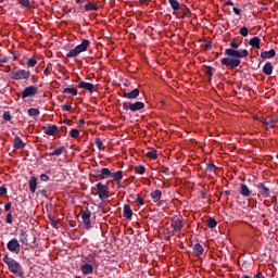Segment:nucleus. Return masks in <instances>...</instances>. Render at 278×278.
Returning <instances> with one entry per match:
<instances>
[{
  "label": "nucleus",
  "mask_w": 278,
  "mask_h": 278,
  "mask_svg": "<svg viewBox=\"0 0 278 278\" xmlns=\"http://www.w3.org/2000/svg\"><path fill=\"white\" fill-rule=\"evenodd\" d=\"M257 189L260 194H262L263 197L265 198L270 197V189L266 187V185H264L263 182L258 184Z\"/></svg>",
  "instance_id": "4468645a"
},
{
  "label": "nucleus",
  "mask_w": 278,
  "mask_h": 278,
  "mask_svg": "<svg viewBox=\"0 0 278 278\" xmlns=\"http://www.w3.org/2000/svg\"><path fill=\"white\" fill-rule=\"evenodd\" d=\"M223 66H229L230 68H238L240 66V60L231 59V58H224L222 59Z\"/></svg>",
  "instance_id": "0eeeda50"
},
{
  "label": "nucleus",
  "mask_w": 278,
  "mask_h": 278,
  "mask_svg": "<svg viewBox=\"0 0 278 278\" xmlns=\"http://www.w3.org/2000/svg\"><path fill=\"white\" fill-rule=\"evenodd\" d=\"M139 96H140V90L137 88L130 92H124L123 94L124 99H138Z\"/></svg>",
  "instance_id": "2eb2a0df"
},
{
  "label": "nucleus",
  "mask_w": 278,
  "mask_h": 278,
  "mask_svg": "<svg viewBox=\"0 0 278 278\" xmlns=\"http://www.w3.org/2000/svg\"><path fill=\"white\" fill-rule=\"evenodd\" d=\"M169 5L175 11L181 10V4H179V1H177V0H169Z\"/></svg>",
  "instance_id": "473e14b6"
},
{
  "label": "nucleus",
  "mask_w": 278,
  "mask_h": 278,
  "mask_svg": "<svg viewBox=\"0 0 278 278\" xmlns=\"http://www.w3.org/2000/svg\"><path fill=\"white\" fill-rule=\"evenodd\" d=\"M206 225L207 227H210V229H214L216 228V225H218V222H216L214 219V217H210L207 220H206Z\"/></svg>",
  "instance_id": "2f4dec72"
},
{
  "label": "nucleus",
  "mask_w": 278,
  "mask_h": 278,
  "mask_svg": "<svg viewBox=\"0 0 278 278\" xmlns=\"http://www.w3.org/2000/svg\"><path fill=\"white\" fill-rule=\"evenodd\" d=\"M13 144H14L15 149H24L25 148V143L23 142V139H21V137H15Z\"/></svg>",
  "instance_id": "393cba45"
},
{
  "label": "nucleus",
  "mask_w": 278,
  "mask_h": 278,
  "mask_svg": "<svg viewBox=\"0 0 278 278\" xmlns=\"http://www.w3.org/2000/svg\"><path fill=\"white\" fill-rule=\"evenodd\" d=\"M36 64H38V61H36V59H28L27 61V66L28 68H34V66H36Z\"/></svg>",
  "instance_id": "c9c22d12"
},
{
  "label": "nucleus",
  "mask_w": 278,
  "mask_h": 278,
  "mask_svg": "<svg viewBox=\"0 0 278 278\" xmlns=\"http://www.w3.org/2000/svg\"><path fill=\"white\" fill-rule=\"evenodd\" d=\"M70 136L71 138H79V130L73 128L72 130H70Z\"/></svg>",
  "instance_id": "58836bf2"
},
{
  "label": "nucleus",
  "mask_w": 278,
  "mask_h": 278,
  "mask_svg": "<svg viewBox=\"0 0 278 278\" xmlns=\"http://www.w3.org/2000/svg\"><path fill=\"white\" fill-rule=\"evenodd\" d=\"M2 262L7 264L8 269L10 273H12V275H16V277H23V266L16 260L5 255L2 258Z\"/></svg>",
  "instance_id": "f257e3e1"
},
{
  "label": "nucleus",
  "mask_w": 278,
  "mask_h": 278,
  "mask_svg": "<svg viewBox=\"0 0 278 278\" xmlns=\"http://www.w3.org/2000/svg\"><path fill=\"white\" fill-rule=\"evenodd\" d=\"M230 47L232 49H238L240 47V43L232 41V42H230Z\"/></svg>",
  "instance_id": "8fccbe9b"
},
{
  "label": "nucleus",
  "mask_w": 278,
  "mask_h": 278,
  "mask_svg": "<svg viewBox=\"0 0 278 278\" xmlns=\"http://www.w3.org/2000/svg\"><path fill=\"white\" fill-rule=\"evenodd\" d=\"M240 35L247 38V36H249V28H247L245 26L241 27Z\"/></svg>",
  "instance_id": "ea45409f"
},
{
  "label": "nucleus",
  "mask_w": 278,
  "mask_h": 278,
  "mask_svg": "<svg viewBox=\"0 0 278 278\" xmlns=\"http://www.w3.org/2000/svg\"><path fill=\"white\" fill-rule=\"evenodd\" d=\"M85 2L86 0H76V3H78L79 5H84Z\"/></svg>",
  "instance_id": "13d9d810"
},
{
  "label": "nucleus",
  "mask_w": 278,
  "mask_h": 278,
  "mask_svg": "<svg viewBox=\"0 0 278 278\" xmlns=\"http://www.w3.org/2000/svg\"><path fill=\"white\" fill-rule=\"evenodd\" d=\"M52 225H53V227H56V224H55V222H52Z\"/></svg>",
  "instance_id": "680f3d73"
},
{
  "label": "nucleus",
  "mask_w": 278,
  "mask_h": 278,
  "mask_svg": "<svg viewBox=\"0 0 278 278\" xmlns=\"http://www.w3.org/2000/svg\"><path fill=\"white\" fill-rule=\"evenodd\" d=\"M94 142L99 151H105V146H103V141L100 138H96Z\"/></svg>",
  "instance_id": "72a5a7b5"
},
{
  "label": "nucleus",
  "mask_w": 278,
  "mask_h": 278,
  "mask_svg": "<svg viewBox=\"0 0 278 278\" xmlns=\"http://www.w3.org/2000/svg\"><path fill=\"white\" fill-rule=\"evenodd\" d=\"M227 5H233V2L231 1L227 2Z\"/></svg>",
  "instance_id": "bf43d9fd"
},
{
  "label": "nucleus",
  "mask_w": 278,
  "mask_h": 278,
  "mask_svg": "<svg viewBox=\"0 0 278 278\" xmlns=\"http://www.w3.org/2000/svg\"><path fill=\"white\" fill-rule=\"evenodd\" d=\"M38 94V87L28 86L22 92V99H27V97H36Z\"/></svg>",
  "instance_id": "6e6552de"
},
{
  "label": "nucleus",
  "mask_w": 278,
  "mask_h": 278,
  "mask_svg": "<svg viewBox=\"0 0 278 278\" xmlns=\"http://www.w3.org/2000/svg\"><path fill=\"white\" fill-rule=\"evenodd\" d=\"M239 194H241V197H251V189H249L247 185L241 184L239 187Z\"/></svg>",
  "instance_id": "dca6fc26"
},
{
  "label": "nucleus",
  "mask_w": 278,
  "mask_h": 278,
  "mask_svg": "<svg viewBox=\"0 0 278 278\" xmlns=\"http://www.w3.org/2000/svg\"><path fill=\"white\" fill-rule=\"evenodd\" d=\"M78 88H83L84 90H87L90 93L94 92V85L91 83L84 81V80H81L78 84Z\"/></svg>",
  "instance_id": "ddd939ff"
},
{
  "label": "nucleus",
  "mask_w": 278,
  "mask_h": 278,
  "mask_svg": "<svg viewBox=\"0 0 278 278\" xmlns=\"http://www.w3.org/2000/svg\"><path fill=\"white\" fill-rule=\"evenodd\" d=\"M150 197L154 203H157V201H160V199H162V191L154 190L151 192Z\"/></svg>",
  "instance_id": "5701e85b"
},
{
  "label": "nucleus",
  "mask_w": 278,
  "mask_h": 278,
  "mask_svg": "<svg viewBox=\"0 0 278 278\" xmlns=\"http://www.w3.org/2000/svg\"><path fill=\"white\" fill-rule=\"evenodd\" d=\"M0 225H1V220H0Z\"/></svg>",
  "instance_id": "0e129e2a"
},
{
  "label": "nucleus",
  "mask_w": 278,
  "mask_h": 278,
  "mask_svg": "<svg viewBox=\"0 0 278 278\" xmlns=\"http://www.w3.org/2000/svg\"><path fill=\"white\" fill-rule=\"evenodd\" d=\"M63 112H72L73 111V106L65 104L62 106Z\"/></svg>",
  "instance_id": "37998d69"
},
{
  "label": "nucleus",
  "mask_w": 278,
  "mask_h": 278,
  "mask_svg": "<svg viewBox=\"0 0 278 278\" xmlns=\"http://www.w3.org/2000/svg\"><path fill=\"white\" fill-rule=\"evenodd\" d=\"M193 251H194V254L199 256V255H203L205 250L203 249V245H201L200 243H197L193 247Z\"/></svg>",
  "instance_id": "c756f323"
},
{
  "label": "nucleus",
  "mask_w": 278,
  "mask_h": 278,
  "mask_svg": "<svg viewBox=\"0 0 278 278\" xmlns=\"http://www.w3.org/2000/svg\"><path fill=\"white\" fill-rule=\"evenodd\" d=\"M31 73L27 70H18L16 72L11 73V79H15V81H21V79H29Z\"/></svg>",
  "instance_id": "20e7f679"
},
{
  "label": "nucleus",
  "mask_w": 278,
  "mask_h": 278,
  "mask_svg": "<svg viewBox=\"0 0 278 278\" xmlns=\"http://www.w3.org/2000/svg\"><path fill=\"white\" fill-rule=\"evenodd\" d=\"M21 242L23 243L27 242V235L22 233Z\"/></svg>",
  "instance_id": "603ef678"
},
{
  "label": "nucleus",
  "mask_w": 278,
  "mask_h": 278,
  "mask_svg": "<svg viewBox=\"0 0 278 278\" xmlns=\"http://www.w3.org/2000/svg\"><path fill=\"white\" fill-rule=\"evenodd\" d=\"M88 47H90V40L84 39L80 45L76 46L66 54V58H77L80 53L88 51Z\"/></svg>",
  "instance_id": "f03ea898"
},
{
  "label": "nucleus",
  "mask_w": 278,
  "mask_h": 278,
  "mask_svg": "<svg viewBox=\"0 0 278 278\" xmlns=\"http://www.w3.org/2000/svg\"><path fill=\"white\" fill-rule=\"evenodd\" d=\"M271 201H277V197H273V198H271Z\"/></svg>",
  "instance_id": "052dcab7"
},
{
  "label": "nucleus",
  "mask_w": 278,
  "mask_h": 278,
  "mask_svg": "<svg viewBox=\"0 0 278 278\" xmlns=\"http://www.w3.org/2000/svg\"><path fill=\"white\" fill-rule=\"evenodd\" d=\"M123 110H125L126 112H128V110L130 112H138L140 110H144V104L142 102H124Z\"/></svg>",
  "instance_id": "7ed1b4c3"
},
{
  "label": "nucleus",
  "mask_w": 278,
  "mask_h": 278,
  "mask_svg": "<svg viewBox=\"0 0 278 278\" xmlns=\"http://www.w3.org/2000/svg\"><path fill=\"white\" fill-rule=\"evenodd\" d=\"M4 210H5V212H10V210H12V203H7L5 205H4Z\"/></svg>",
  "instance_id": "3c124183"
},
{
  "label": "nucleus",
  "mask_w": 278,
  "mask_h": 278,
  "mask_svg": "<svg viewBox=\"0 0 278 278\" xmlns=\"http://www.w3.org/2000/svg\"><path fill=\"white\" fill-rule=\"evenodd\" d=\"M97 188V194L99 199L103 201V199L108 198V194H110V188H108V185H103L101 182H98L96 185Z\"/></svg>",
  "instance_id": "39448f33"
},
{
  "label": "nucleus",
  "mask_w": 278,
  "mask_h": 278,
  "mask_svg": "<svg viewBox=\"0 0 278 278\" xmlns=\"http://www.w3.org/2000/svg\"><path fill=\"white\" fill-rule=\"evenodd\" d=\"M3 118H4L5 121H12V115H10V112H4V113H3Z\"/></svg>",
  "instance_id": "a18cd8bd"
},
{
  "label": "nucleus",
  "mask_w": 278,
  "mask_h": 278,
  "mask_svg": "<svg viewBox=\"0 0 278 278\" xmlns=\"http://www.w3.org/2000/svg\"><path fill=\"white\" fill-rule=\"evenodd\" d=\"M147 157H150V160H156L157 159V150L150 148L148 152L146 153Z\"/></svg>",
  "instance_id": "bb28decb"
},
{
  "label": "nucleus",
  "mask_w": 278,
  "mask_h": 278,
  "mask_svg": "<svg viewBox=\"0 0 278 278\" xmlns=\"http://www.w3.org/2000/svg\"><path fill=\"white\" fill-rule=\"evenodd\" d=\"M63 94H66V97H77V88H65L62 91Z\"/></svg>",
  "instance_id": "aec40b11"
},
{
  "label": "nucleus",
  "mask_w": 278,
  "mask_h": 278,
  "mask_svg": "<svg viewBox=\"0 0 278 278\" xmlns=\"http://www.w3.org/2000/svg\"><path fill=\"white\" fill-rule=\"evenodd\" d=\"M40 179L41 181H49V176L47 174H41Z\"/></svg>",
  "instance_id": "09e8293b"
},
{
  "label": "nucleus",
  "mask_w": 278,
  "mask_h": 278,
  "mask_svg": "<svg viewBox=\"0 0 278 278\" xmlns=\"http://www.w3.org/2000/svg\"><path fill=\"white\" fill-rule=\"evenodd\" d=\"M260 42H262L260 37H253L252 39H250L249 45L250 47H254V49H261Z\"/></svg>",
  "instance_id": "b1692460"
},
{
  "label": "nucleus",
  "mask_w": 278,
  "mask_h": 278,
  "mask_svg": "<svg viewBox=\"0 0 278 278\" xmlns=\"http://www.w3.org/2000/svg\"><path fill=\"white\" fill-rule=\"evenodd\" d=\"M124 218H131L134 216V211H131V206L129 204L124 205Z\"/></svg>",
  "instance_id": "412c9836"
},
{
  "label": "nucleus",
  "mask_w": 278,
  "mask_h": 278,
  "mask_svg": "<svg viewBox=\"0 0 278 278\" xmlns=\"http://www.w3.org/2000/svg\"><path fill=\"white\" fill-rule=\"evenodd\" d=\"M114 178V181H116L118 185H121V180L123 179V172L118 170L114 174H112V176Z\"/></svg>",
  "instance_id": "7c9ffc66"
},
{
  "label": "nucleus",
  "mask_w": 278,
  "mask_h": 278,
  "mask_svg": "<svg viewBox=\"0 0 278 278\" xmlns=\"http://www.w3.org/2000/svg\"><path fill=\"white\" fill-rule=\"evenodd\" d=\"M8 62V56H3L2 59H0V68L1 66H3V64H7Z\"/></svg>",
  "instance_id": "de8ad7c7"
},
{
  "label": "nucleus",
  "mask_w": 278,
  "mask_h": 278,
  "mask_svg": "<svg viewBox=\"0 0 278 278\" xmlns=\"http://www.w3.org/2000/svg\"><path fill=\"white\" fill-rule=\"evenodd\" d=\"M225 53L226 55H229V58H248L249 50L244 49L242 51H238L235 49H226Z\"/></svg>",
  "instance_id": "423d86ee"
},
{
  "label": "nucleus",
  "mask_w": 278,
  "mask_h": 278,
  "mask_svg": "<svg viewBox=\"0 0 278 278\" xmlns=\"http://www.w3.org/2000/svg\"><path fill=\"white\" fill-rule=\"evenodd\" d=\"M29 190L30 192H36V188H38V179H36V176H31L28 181Z\"/></svg>",
  "instance_id": "f3484780"
},
{
  "label": "nucleus",
  "mask_w": 278,
  "mask_h": 278,
  "mask_svg": "<svg viewBox=\"0 0 278 278\" xmlns=\"http://www.w3.org/2000/svg\"><path fill=\"white\" fill-rule=\"evenodd\" d=\"M225 194H229V191H226Z\"/></svg>",
  "instance_id": "e2e57ef3"
},
{
  "label": "nucleus",
  "mask_w": 278,
  "mask_h": 278,
  "mask_svg": "<svg viewBox=\"0 0 278 278\" xmlns=\"http://www.w3.org/2000/svg\"><path fill=\"white\" fill-rule=\"evenodd\" d=\"M83 275H92L94 267L90 264H85L80 267Z\"/></svg>",
  "instance_id": "a211bd4d"
},
{
  "label": "nucleus",
  "mask_w": 278,
  "mask_h": 278,
  "mask_svg": "<svg viewBox=\"0 0 278 278\" xmlns=\"http://www.w3.org/2000/svg\"><path fill=\"white\" fill-rule=\"evenodd\" d=\"M85 10L86 12H92V11L97 12V10H99V7L92 2H89L85 4Z\"/></svg>",
  "instance_id": "c85d7f7f"
},
{
  "label": "nucleus",
  "mask_w": 278,
  "mask_h": 278,
  "mask_svg": "<svg viewBox=\"0 0 278 278\" xmlns=\"http://www.w3.org/2000/svg\"><path fill=\"white\" fill-rule=\"evenodd\" d=\"M135 170L138 175H144V173H147V167H144V165H139L135 167Z\"/></svg>",
  "instance_id": "f704fd0d"
},
{
  "label": "nucleus",
  "mask_w": 278,
  "mask_h": 278,
  "mask_svg": "<svg viewBox=\"0 0 278 278\" xmlns=\"http://www.w3.org/2000/svg\"><path fill=\"white\" fill-rule=\"evenodd\" d=\"M135 203L137 205H144V199H142V197H140V194H138L137 198L135 199Z\"/></svg>",
  "instance_id": "a19ab883"
},
{
  "label": "nucleus",
  "mask_w": 278,
  "mask_h": 278,
  "mask_svg": "<svg viewBox=\"0 0 278 278\" xmlns=\"http://www.w3.org/2000/svg\"><path fill=\"white\" fill-rule=\"evenodd\" d=\"M42 131L46 136H55V134H60V127L56 125L42 126Z\"/></svg>",
  "instance_id": "9b49d317"
},
{
  "label": "nucleus",
  "mask_w": 278,
  "mask_h": 278,
  "mask_svg": "<svg viewBox=\"0 0 278 278\" xmlns=\"http://www.w3.org/2000/svg\"><path fill=\"white\" fill-rule=\"evenodd\" d=\"M207 173H215L216 172V165L210 164L206 168Z\"/></svg>",
  "instance_id": "79ce46f5"
},
{
  "label": "nucleus",
  "mask_w": 278,
  "mask_h": 278,
  "mask_svg": "<svg viewBox=\"0 0 278 278\" xmlns=\"http://www.w3.org/2000/svg\"><path fill=\"white\" fill-rule=\"evenodd\" d=\"M275 123H277L275 119H270V122H264L265 127H268L270 125V127H273V125H275Z\"/></svg>",
  "instance_id": "49530a36"
},
{
  "label": "nucleus",
  "mask_w": 278,
  "mask_h": 278,
  "mask_svg": "<svg viewBox=\"0 0 278 278\" xmlns=\"http://www.w3.org/2000/svg\"><path fill=\"white\" fill-rule=\"evenodd\" d=\"M277 55V52L275 50H269L261 53V58L263 60H270V58H275Z\"/></svg>",
  "instance_id": "4be33fe9"
},
{
  "label": "nucleus",
  "mask_w": 278,
  "mask_h": 278,
  "mask_svg": "<svg viewBox=\"0 0 278 278\" xmlns=\"http://www.w3.org/2000/svg\"><path fill=\"white\" fill-rule=\"evenodd\" d=\"M40 114V111L38 109H29L28 110V116H38Z\"/></svg>",
  "instance_id": "4c0bfd02"
},
{
  "label": "nucleus",
  "mask_w": 278,
  "mask_h": 278,
  "mask_svg": "<svg viewBox=\"0 0 278 278\" xmlns=\"http://www.w3.org/2000/svg\"><path fill=\"white\" fill-rule=\"evenodd\" d=\"M109 177H112V172L110 168L103 167L100 170L99 179H108Z\"/></svg>",
  "instance_id": "6ab92c4d"
},
{
  "label": "nucleus",
  "mask_w": 278,
  "mask_h": 278,
  "mask_svg": "<svg viewBox=\"0 0 278 278\" xmlns=\"http://www.w3.org/2000/svg\"><path fill=\"white\" fill-rule=\"evenodd\" d=\"M5 194H8V188L0 187V197H5Z\"/></svg>",
  "instance_id": "c03bdc74"
},
{
  "label": "nucleus",
  "mask_w": 278,
  "mask_h": 278,
  "mask_svg": "<svg viewBox=\"0 0 278 278\" xmlns=\"http://www.w3.org/2000/svg\"><path fill=\"white\" fill-rule=\"evenodd\" d=\"M17 3H21L23 8H31V2H29V0H17Z\"/></svg>",
  "instance_id": "e433bc0d"
},
{
  "label": "nucleus",
  "mask_w": 278,
  "mask_h": 278,
  "mask_svg": "<svg viewBox=\"0 0 278 278\" xmlns=\"http://www.w3.org/2000/svg\"><path fill=\"white\" fill-rule=\"evenodd\" d=\"M170 225L176 233L184 229V220L181 219H174Z\"/></svg>",
  "instance_id": "f8f14e48"
},
{
  "label": "nucleus",
  "mask_w": 278,
  "mask_h": 278,
  "mask_svg": "<svg viewBox=\"0 0 278 278\" xmlns=\"http://www.w3.org/2000/svg\"><path fill=\"white\" fill-rule=\"evenodd\" d=\"M263 73L265 75H273V63L268 62L263 66Z\"/></svg>",
  "instance_id": "cd10ccee"
},
{
  "label": "nucleus",
  "mask_w": 278,
  "mask_h": 278,
  "mask_svg": "<svg viewBox=\"0 0 278 278\" xmlns=\"http://www.w3.org/2000/svg\"><path fill=\"white\" fill-rule=\"evenodd\" d=\"M150 1L151 0H139V3H141V5H147Z\"/></svg>",
  "instance_id": "864d4df0"
},
{
  "label": "nucleus",
  "mask_w": 278,
  "mask_h": 278,
  "mask_svg": "<svg viewBox=\"0 0 278 278\" xmlns=\"http://www.w3.org/2000/svg\"><path fill=\"white\" fill-rule=\"evenodd\" d=\"M7 223L11 224L12 223V214H9L7 216Z\"/></svg>",
  "instance_id": "6e6d98bb"
},
{
  "label": "nucleus",
  "mask_w": 278,
  "mask_h": 278,
  "mask_svg": "<svg viewBox=\"0 0 278 278\" xmlns=\"http://www.w3.org/2000/svg\"><path fill=\"white\" fill-rule=\"evenodd\" d=\"M90 216H92V213L89 210L81 211L83 224L86 227V229H90V227H92Z\"/></svg>",
  "instance_id": "1a4fd4ad"
},
{
  "label": "nucleus",
  "mask_w": 278,
  "mask_h": 278,
  "mask_svg": "<svg viewBox=\"0 0 278 278\" xmlns=\"http://www.w3.org/2000/svg\"><path fill=\"white\" fill-rule=\"evenodd\" d=\"M84 125H86V122L84 119H79L78 126L79 127H84Z\"/></svg>",
  "instance_id": "5fc2aeb1"
},
{
  "label": "nucleus",
  "mask_w": 278,
  "mask_h": 278,
  "mask_svg": "<svg viewBox=\"0 0 278 278\" xmlns=\"http://www.w3.org/2000/svg\"><path fill=\"white\" fill-rule=\"evenodd\" d=\"M64 151H66V148H64V147L56 148L52 152H50L48 155H49V157H53V155H62V153H64Z\"/></svg>",
  "instance_id": "a878e982"
},
{
  "label": "nucleus",
  "mask_w": 278,
  "mask_h": 278,
  "mask_svg": "<svg viewBox=\"0 0 278 278\" xmlns=\"http://www.w3.org/2000/svg\"><path fill=\"white\" fill-rule=\"evenodd\" d=\"M233 12H235V14H237V15H240V13H241L240 9H238V8H233Z\"/></svg>",
  "instance_id": "4d7b16f0"
},
{
  "label": "nucleus",
  "mask_w": 278,
  "mask_h": 278,
  "mask_svg": "<svg viewBox=\"0 0 278 278\" xmlns=\"http://www.w3.org/2000/svg\"><path fill=\"white\" fill-rule=\"evenodd\" d=\"M7 248L11 253H21V243L18 240L12 239L8 242Z\"/></svg>",
  "instance_id": "9d476101"
}]
</instances>
